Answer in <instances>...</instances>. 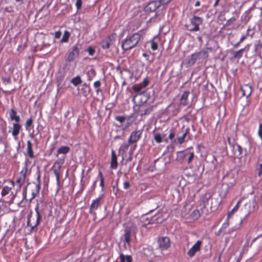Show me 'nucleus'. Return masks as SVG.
<instances>
[{"instance_id":"obj_1","label":"nucleus","mask_w":262,"mask_h":262,"mask_svg":"<svg viewBox=\"0 0 262 262\" xmlns=\"http://www.w3.org/2000/svg\"><path fill=\"white\" fill-rule=\"evenodd\" d=\"M147 85V78H145L142 83L135 84L133 86V90L135 92L138 93L134 97V100L139 105V112L141 115H145L147 111V94L145 91H141L143 88Z\"/></svg>"},{"instance_id":"obj_2","label":"nucleus","mask_w":262,"mask_h":262,"mask_svg":"<svg viewBox=\"0 0 262 262\" xmlns=\"http://www.w3.org/2000/svg\"><path fill=\"white\" fill-rule=\"evenodd\" d=\"M10 186H4L2 189L1 195L5 202L9 205L13 203V201L16 196V192L14 193L11 191L13 187L15 186V182L12 180H9Z\"/></svg>"},{"instance_id":"obj_3","label":"nucleus","mask_w":262,"mask_h":262,"mask_svg":"<svg viewBox=\"0 0 262 262\" xmlns=\"http://www.w3.org/2000/svg\"><path fill=\"white\" fill-rule=\"evenodd\" d=\"M140 38V34L138 33H135L132 36L127 37L122 41V49L124 51H127L134 48L137 45Z\"/></svg>"},{"instance_id":"obj_4","label":"nucleus","mask_w":262,"mask_h":262,"mask_svg":"<svg viewBox=\"0 0 262 262\" xmlns=\"http://www.w3.org/2000/svg\"><path fill=\"white\" fill-rule=\"evenodd\" d=\"M203 21L202 17L194 15L190 19V24L185 25V27L186 30L191 32L199 31L200 29V26L203 23Z\"/></svg>"},{"instance_id":"obj_5","label":"nucleus","mask_w":262,"mask_h":262,"mask_svg":"<svg viewBox=\"0 0 262 262\" xmlns=\"http://www.w3.org/2000/svg\"><path fill=\"white\" fill-rule=\"evenodd\" d=\"M35 210L36 212V217H33L32 212H30L28 215L27 225L30 227L32 230L39 225V220L40 219V215L39 212V207L38 205L36 206Z\"/></svg>"},{"instance_id":"obj_6","label":"nucleus","mask_w":262,"mask_h":262,"mask_svg":"<svg viewBox=\"0 0 262 262\" xmlns=\"http://www.w3.org/2000/svg\"><path fill=\"white\" fill-rule=\"evenodd\" d=\"M64 157L56 160L52 167L54 174L56 176V181L58 185L60 183V169L64 162Z\"/></svg>"},{"instance_id":"obj_7","label":"nucleus","mask_w":262,"mask_h":262,"mask_svg":"<svg viewBox=\"0 0 262 262\" xmlns=\"http://www.w3.org/2000/svg\"><path fill=\"white\" fill-rule=\"evenodd\" d=\"M37 183H33L31 184V193L32 196L30 199V201H31L33 199H34L39 192L40 188V174L39 172L38 173L37 178Z\"/></svg>"},{"instance_id":"obj_8","label":"nucleus","mask_w":262,"mask_h":262,"mask_svg":"<svg viewBox=\"0 0 262 262\" xmlns=\"http://www.w3.org/2000/svg\"><path fill=\"white\" fill-rule=\"evenodd\" d=\"M158 248L162 251L166 250L170 246V241L168 237H160L157 241Z\"/></svg>"},{"instance_id":"obj_9","label":"nucleus","mask_w":262,"mask_h":262,"mask_svg":"<svg viewBox=\"0 0 262 262\" xmlns=\"http://www.w3.org/2000/svg\"><path fill=\"white\" fill-rule=\"evenodd\" d=\"M202 245L203 241L202 240L197 241L188 251L187 253V255L190 258L193 257L196 252H199L201 250Z\"/></svg>"},{"instance_id":"obj_10","label":"nucleus","mask_w":262,"mask_h":262,"mask_svg":"<svg viewBox=\"0 0 262 262\" xmlns=\"http://www.w3.org/2000/svg\"><path fill=\"white\" fill-rule=\"evenodd\" d=\"M116 37V33H112L106 39L101 41V47L103 49H108L112 45H113L115 41Z\"/></svg>"},{"instance_id":"obj_11","label":"nucleus","mask_w":262,"mask_h":262,"mask_svg":"<svg viewBox=\"0 0 262 262\" xmlns=\"http://www.w3.org/2000/svg\"><path fill=\"white\" fill-rule=\"evenodd\" d=\"M204 209V206L203 205H199L191 213L190 215V218L193 221L197 220L203 214Z\"/></svg>"},{"instance_id":"obj_12","label":"nucleus","mask_w":262,"mask_h":262,"mask_svg":"<svg viewBox=\"0 0 262 262\" xmlns=\"http://www.w3.org/2000/svg\"><path fill=\"white\" fill-rule=\"evenodd\" d=\"M79 54V49L78 45H76L72 48L71 52H70L67 58V60L69 61H73L76 57H77Z\"/></svg>"},{"instance_id":"obj_13","label":"nucleus","mask_w":262,"mask_h":262,"mask_svg":"<svg viewBox=\"0 0 262 262\" xmlns=\"http://www.w3.org/2000/svg\"><path fill=\"white\" fill-rule=\"evenodd\" d=\"M27 169L25 170H22L20 172V176L18 177L16 180V184L18 186V189H20L23 184L25 183L26 177Z\"/></svg>"},{"instance_id":"obj_14","label":"nucleus","mask_w":262,"mask_h":262,"mask_svg":"<svg viewBox=\"0 0 262 262\" xmlns=\"http://www.w3.org/2000/svg\"><path fill=\"white\" fill-rule=\"evenodd\" d=\"M241 90L242 92L243 96H246L247 98L249 97L253 92L252 86L249 84H244L242 86Z\"/></svg>"},{"instance_id":"obj_15","label":"nucleus","mask_w":262,"mask_h":262,"mask_svg":"<svg viewBox=\"0 0 262 262\" xmlns=\"http://www.w3.org/2000/svg\"><path fill=\"white\" fill-rule=\"evenodd\" d=\"M141 135V130H136L134 132H133L128 140L129 144H133L138 141V140L139 139L140 136Z\"/></svg>"},{"instance_id":"obj_16","label":"nucleus","mask_w":262,"mask_h":262,"mask_svg":"<svg viewBox=\"0 0 262 262\" xmlns=\"http://www.w3.org/2000/svg\"><path fill=\"white\" fill-rule=\"evenodd\" d=\"M103 195H101L95 200L93 201V203L90 206V212L93 213V211L96 210L100 205V201L102 200Z\"/></svg>"},{"instance_id":"obj_17","label":"nucleus","mask_w":262,"mask_h":262,"mask_svg":"<svg viewBox=\"0 0 262 262\" xmlns=\"http://www.w3.org/2000/svg\"><path fill=\"white\" fill-rule=\"evenodd\" d=\"M21 129V126L19 123V122H15L13 124V129L12 132V135L15 139H16L17 136L19 134Z\"/></svg>"},{"instance_id":"obj_18","label":"nucleus","mask_w":262,"mask_h":262,"mask_svg":"<svg viewBox=\"0 0 262 262\" xmlns=\"http://www.w3.org/2000/svg\"><path fill=\"white\" fill-rule=\"evenodd\" d=\"M161 6L159 0L154 1L148 3V10L150 12L155 11Z\"/></svg>"},{"instance_id":"obj_19","label":"nucleus","mask_w":262,"mask_h":262,"mask_svg":"<svg viewBox=\"0 0 262 262\" xmlns=\"http://www.w3.org/2000/svg\"><path fill=\"white\" fill-rule=\"evenodd\" d=\"M118 166L117 157L114 150L111 151V167L112 169H116Z\"/></svg>"},{"instance_id":"obj_20","label":"nucleus","mask_w":262,"mask_h":262,"mask_svg":"<svg viewBox=\"0 0 262 262\" xmlns=\"http://www.w3.org/2000/svg\"><path fill=\"white\" fill-rule=\"evenodd\" d=\"M9 115L11 121H15V122L20 121V117L17 115L16 111L14 108L11 109Z\"/></svg>"},{"instance_id":"obj_21","label":"nucleus","mask_w":262,"mask_h":262,"mask_svg":"<svg viewBox=\"0 0 262 262\" xmlns=\"http://www.w3.org/2000/svg\"><path fill=\"white\" fill-rule=\"evenodd\" d=\"M27 152L28 156L30 158H34V152L33 151V148H32V144L30 141H27Z\"/></svg>"},{"instance_id":"obj_22","label":"nucleus","mask_w":262,"mask_h":262,"mask_svg":"<svg viewBox=\"0 0 262 262\" xmlns=\"http://www.w3.org/2000/svg\"><path fill=\"white\" fill-rule=\"evenodd\" d=\"M210 196H211L209 193H205L202 196L201 201L199 205H203L204 206V209H205Z\"/></svg>"},{"instance_id":"obj_23","label":"nucleus","mask_w":262,"mask_h":262,"mask_svg":"<svg viewBox=\"0 0 262 262\" xmlns=\"http://www.w3.org/2000/svg\"><path fill=\"white\" fill-rule=\"evenodd\" d=\"M201 58L199 52H195L191 54L190 57L188 60V63L191 64H193L196 61Z\"/></svg>"},{"instance_id":"obj_24","label":"nucleus","mask_w":262,"mask_h":262,"mask_svg":"<svg viewBox=\"0 0 262 262\" xmlns=\"http://www.w3.org/2000/svg\"><path fill=\"white\" fill-rule=\"evenodd\" d=\"M124 231V241L126 243L129 244L130 241L131 229L129 227H127L125 229Z\"/></svg>"},{"instance_id":"obj_25","label":"nucleus","mask_w":262,"mask_h":262,"mask_svg":"<svg viewBox=\"0 0 262 262\" xmlns=\"http://www.w3.org/2000/svg\"><path fill=\"white\" fill-rule=\"evenodd\" d=\"M211 48H206L204 50L199 51V53L201 57L205 59L208 57V53L211 52Z\"/></svg>"},{"instance_id":"obj_26","label":"nucleus","mask_w":262,"mask_h":262,"mask_svg":"<svg viewBox=\"0 0 262 262\" xmlns=\"http://www.w3.org/2000/svg\"><path fill=\"white\" fill-rule=\"evenodd\" d=\"M189 95V92L188 91H185L182 95L181 96V98L180 99L181 104L185 106L187 104V99L188 96Z\"/></svg>"},{"instance_id":"obj_27","label":"nucleus","mask_w":262,"mask_h":262,"mask_svg":"<svg viewBox=\"0 0 262 262\" xmlns=\"http://www.w3.org/2000/svg\"><path fill=\"white\" fill-rule=\"evenodd\" d=\"M70 33L68 31H65L64 32L63 35L62 39L60 41V43L68 42L69 41V38L70 37Z\"/></svg>"},{"instance_id":"obj_28","label":"nucleus","mask_w":262,"mask_h":262,"mask_svg":"<svg viewBox=\"0 0 262 262\" xmlns=\"http://www.w3.org/2000/svg\"><path fill=\"white\" fill-rule=\"evenodd\" d=\"M189 129L186 128L185 130V132L183 134L182 136L181 137H178L177 138L178 142L180 144H182L184 142L185 138H186L187 135L189 133Z\"/></svg>"},{"instance_id":"obj_29","label":"nucleus","mask_w":262,"mask_h":262,"mask_svg":"<svg viewBox=\"0 0 262 262\" xmlns=\"http://www.w3.org/2000/svg\"><path fill=\"white\" fill-rule=\"evenodd\" d=\"M242 199H240L238 201V202H237L236 205L233 207V208L231 210V211H230L229 212H228V217H229L231 215H232L235 212H236L239 207V205L242 202Z\"/></svg>"},{"instance_id":"obj_30","label":"nucleus","mask_w":262,"mask_h":262,"mask_svg":"<svg viewBox=\"0 0 262 262\" xmlns=\"http://www.w3.org/2000/svg\"><path fill=\"white\" fill-rule=\"evenodd\" d=\"M245 51V48H243L236 51L233 54V58L235 59H239L242 57L244 52Z\"/></svg>"},{"instance_id":"obj_31","label":"nucleus","mask_w":262,"mask_h":262,"mask_svg":"<svg viewBox=\"0 0 262 262\" xmlns=\"http://www.w3.org/2000/svg\"><path fill=\"white\" fill-rule=\"evenodd\" d=\"M120 258L121 260V262H132V258L131 256L129 255H124L123 254H120Z\"/></svg>"},{"instance_id":"obj_32","label":"nucleus","mask_w":262,"mask_h":262,"mask_svg":"<svg viewBox=\"0 0 262 262\" xmlns=\"http://www.w3.org/2000/svg\"><path fill=\"white\" fill-rule=\"evenodd\" d=\"M70 151V148L68 146H61L58 148L57 154H67Z\"/></svg>"},{"instance_id":"obj_33","label":"nucleus","mask_w":262,"mask_h":262,"mask_svg":"<svg viewBox=\"0 0 262 262\" xmlns=\"http://www.w3.org/2000/svg\"><path fill=\"white\" fill-rule=\"evenodd\" d=\"M129 147V145L128 143H123L121 146H120L119 148V151L122 152V155L123 156L124 154H125L127 150Z\"/></svg>"},{"instance_id":"obj_34","label":"nucleus","mask_w":262,"mask_h":262,"mask_svg":"<svg viewBox=\"0 0 262 262\" xmlns=\"http://www.w3.org/2000/svg\"><path fill=\"white\" fill-rule=\"evenodd\" d=\"M71 82L74 85L77 86L82 82V80L79 76H77L72 79Z\"/></svg>"},{"instance_id":"obj_35","label":"nucleus","mask_w":262,"mask_h":262,"mask_svg":"<svg viewBox=\"0 0 262 262\" xmlns=\"http://www.w3.org/2000/svg\"><path fill=\"white\" fill-rule=\"evenodd\" d=\"M158 39V37H155L154 39L151 40V48L153 51L158 49V45L156 40Z\"/></svg>"},{"instance_id":"obj_36","label":"nucleus","mask_w":262,"mask_h":262,"mask_svg":"<svg viewBox=\"0 0 262 262\" xmlns=\"http://www.w3.org/2000/svg\"><path fill=\"white\" fill-rule=\"evenodd\" d=\"M32 124H33V119L31 117V118H29L26 121V125H25L26 130L29 131L31 129V127L32 125Z\"/></svg>"},{"instance_id":"obj_37","label":"nucleus","mask_w":262,"mask_h":262,"mask_svg":"<svg viewBox=\"0 0 262 262\" xmlns=\"http://www.w3.org/2000/svg\"><path fill=\"white\" fill-rule=\"evenodd\" d=\"M186 154H188V156H187V157L188 158L187 162L188 164H189L191 162L192 160L194 158V154L193 152H186Z\"/></svg>"},{"instance_id":"obj_38","label":"nucleus","mask_w":262,"mask_h":262,"mask_svg":"<svg viewBox=\"0 0 262 262\" xmlns=\"http://www.w3.org/2000/svg\"><path fill=\"white\" fill-rule=\"evenodd\" d=\"M250 31V28H248L247 30L246 33L242 35V36L240 38L241 42H243L247 38L248 36L249 35Z\"/></svg>"},{"instance_id":"obj_39","label":"nucleus","mask_w":262,"mask_h":262,"mask_svg":"<svg viewBox=\"0 0 262 262\" xmlns=\"http://www.w3.org/2000/svg\"><path fill=\"white\" fill-rule=\"evenodd\" d=\"M256 171L257 172V176L260 177L262 176V164H259L256 167Z\"/></svg>"},{"instance_id":"obj_40","label":"nucleus","mask_w":262,"mask_h":262,"mask_svg":"<svg viewBox=\"0 0 262 262\" xmlns=\"http://www.w3.org/2000/svg\"><path fill=\"white\" fill-rule=\"evenodd\" d=\"M235 21V18L234 17H232L229 19H228L225 25H224V27H227L229 26H230L231 24H233Z\"/></svg>"},{"instance_id":"obj_41","label":"nucleus","mask_w":262,"mask_h":262,"mask_svg":"<svg viewBox=\"0 0 262 262\" xmlns=\"http://www.w3.org/2000/svg\"><path fill=\"white\" fill-rule=\"evenodd\" d=\"M188 154H186V152H184L183 151H180L178 154V157L181 160L184 159L185 157H187Z\"/></svg>"},{"instance_id":"obj_42","label":"nucleus","mask_w":262,"mask_h":262,"mask_svg":"<svg viewBox=\"0 0 262 262\" xmlns=\"http://www.w3.org/2000/svg\"><path fill=\"white\" fill-rule=\"evenodd\" d=\"M99 177H100V185L102 188H103L104 187V178L102 173L101 171H99Z\"/></svg>"},{"instance_id":"obj_43","label":"nucleus","mask_w":262,"mask_h":262,"mask_svg":"<svg viewBox=\"0 0 262 262\" xmlns=\"http://www.w3.org/2000/svg\"><path fill=\"white\" fill-rule=\"evenodd\" d=\"M88 75H89L88 80L91 81L92 77L95 75V72L94 70H91L88 72Z\"/></svg>"},{"instance_id":"obj_44","label":"nucleus","mask_w":262,"mask_h":262,"mask_svg":"<svg viewBox=\"0 0 262 262\" xmlns=\"http://www.w3.org/2000/svg\"><path fill=\"white\" fill-rule=\"evenodd\" d=\"M100 85L101 82L99 80L96 81V82H94V86L95 87V88L97 89L96 92L97 93L100 91L99 89Z\"/></svg>"},{"instance_id":"obj_45","label":"nucleus","mask_w":262,"mask_h":262,"mask_svg":"<svg viewBox=\"0 0 262 262\" xmlns=\"http://www.w3.org/2000/svg\"><path fill=\"white\" fill-rule=\"evenodd\" d=\"M2 80L5 84H9L11 83V78L10 77H3Z\"/></svg>"},{"instance_id":"obj_46","label":"nucleus","mask_w":262,"mask_h":262,"mask_svg":"<svg viewBox=\"0 0 262 262\" xmlns=\"http://www.w3.org/2000/svg\"><path fill=\"white\" fill-rule=\"evenodd\" d=\"M172 0H159L161 6H166Z\"/></svg>"},{"instance_id":"obj_47","label":"nucleus","mask_w":262,"mask_h":262,"mask_svg":"<svg viewBox=\"0 0 262 262\" xmlns=\"http://www.w3.org/2000/svg\"><path fill=\"white\" fill-rule=\"evenodd\" d=\"M147 220V217L146 216V214H143L142 215L140 219V222L143 223V224L142 225L143 227H146V224L144 223V221Z\"/></svg>"},{"instance_id":"obj_48","label":"nucleus","mask_w":262,"mask_h":262,"mask_svg":"<svg viewBox=\"0 0 262 262\" xmlns=\"http://www.w3.org/2000/svg\"><path fill=\"white\" fill-rule=\"evenodd\" d=\"M115 119L118 121L122 123L125 121V118L123 116H117L115 117Z\"/></svg>"},{"instance_id":"obj_49","label":"nucleus","mask_w":262,"mask_h":262,"mask_svg":"<svg viewBox=\"0 0 262 262\" xmlns=\"http://www.w3.org/2000/svg\"><path fill=\"white\" fill-rule=\"evenodd\" d=\"M86 50L90 55H93L95 52V50L93 48H92V47H89Z\"/></svg>"},{"instance_id":"obj_50","label":"nucleus","mask_w":262,"mask_h":262,"mask_svg":"<svg viewBox=\"0 0 262 262\" xmlns=\"http://www.w3.org/2000/svg\"><path fill=\"white\" fill-rule=\"evenodd\" d=\"M155 140L158 143H160L162 142V138L160 134H157L155 136Z\"/></svg>"},{"instance_id":"obj_51","label":"nucleus","mask_w":262,"mask_h":262,"mask_svg":"<svg viewBox=\"0 0 262 262\" xmlns=\"http://www.w3.org/2000/svg\"><path fill=\"white\" fill-rule=\"evenodd\" d=\"M82 1L81 0H76V6L78 10L80 9L82 6Z\"/></svg>"},{"instance_id":"obj_52","label":"nucleus","mask_w":262,"mask_h":262,"mask_svg":"<svg viewBox=\"0 0 262 262\" xmlns=\"http://www.w3.org/2000/svg\"><path fill=\"white\" fill-rule=\"evenodd\" d=\"M61 32L60 31H56L54 34L55 38H56L57 39L59 38L61 36Z\"/></svg>"},{"instance_id":"obj_53","label":"nucleus","mask_w":262,"mask_h":262,"mask_svg":"<svg viewBox=\"0 0 262 262\" xmlns=\"http://www.w3.org/2000/svg\"><path fill=\"white\" fill-rule=\"evenodd\" d=\"M174 132L172 129H171L170 130V134L168 136V138L169 139L171 140L174 138Z\"/></svg>"},{"instance_id":"obj_54","label":"nucleus","mask_w":262,"mask_h":262,"mask_svg":"<svg viewBox=\"0 0 262 262\" xmlns=\"http://www.w3.org/2000/svg\"><path fill=\"white\" fill-rule=\"evenodd\" d=\"M123 186L125 189H127L129 188L130 184L127 181L124 182L123 183Z\"/></svg>"},{"instance_id":"obj_55","label":"nucleus","mask_w":262,"mask_h":262,"mask_svg":"<svg viewBox=\"0 0 262 262\" xmlns=\"http://www.w3.org/2000/svg\"><path fill=\"white\" fill-rule=\"evenodd\" d=\"M242 42H241V40H239V41L238 42H237L236 44H235V45H234V48H237V47H238L239 46V45H240Z\"/></svg>"},{"instance_id":"obj_56","label":"nucleus","mask_w":262,"mask_h":262,"mask_svg":"<svg viewBox=\"0 0 262 262\" xmlns=\"http://www.w3.org/2000/svg\"><path fill=\"white\" fill-rule=\"evenodd\" d=\"M200 5H201V3H200V1H196V2H195L194 6H195V7H199V6H200Z\"/></svg>"},{"instance_id":"obj_57","label":"nucleus","mask_w":262,"mask_h":262,"mask_svg":"<svg viewBox=\"0 0 262 262\" xmlns=\"http://www.w3.org/2000/svg\"><path fill=\"white\" fill-rule=\"evenodd\" d=\"M219 1L220 0H216L214 5H213V7H216L218 5H219Z\"/></svg>"},{"instance_id":"obj_58","label":"nucleus","mask_w":262,"mask_h":262,"mask_svg":"<svg viewBox=\"0 0 262 262\" xmlns=\"http://www.w3.org/2000/svg\"><path fill=\"white\" fill-rule=\"evenodd\" d=\"M249 47L250 45H247V46H246L244 48H245V50H248Z\"/></svg>"},{"instance_id":"obj_59","label":"nucleus","mask_w":262,"mask_h":262,"mask_svg":"<svg viewBox=\"0 0 262 262\" xmlns=\"http://www.w3.org/2000/svg\"><path fill=\"white\" fill-rule=\"evenodd\" d=\"M235 181L234 180H233V182L231 183V186H233L235 184Z\"/></svg>"},{"instance_id":"obj_60","label":"nucleus","mask_w":262,"mask_h":262,"mask_svg":"<svg viewBox=\"0 0 262 262\" xmlns=\"http://www.w3.org/2000/svg\"><path fill=\"white\" fill-rule=\"evenodd\" d=\"M240 260H241V258H238L236 259L235 262H239Z\"/></svg>"},{"instance_id":"obj_61","label":"nucleus","mask_w":262,"mask_h":262,"mask_svg":"<svg viewBox=\"0 0 262 262\" xmlns=\"http://www.w3.org/2000/svg\"><path fill=\"white\" fill-rule=\"evenodd\" d=\"M143 56H144V57H146V56H147V55L146 53H144L143 54Z\"/></svg>"},{"instance_id":"obj_62","label":"nucleus","mask_w":262,"mask_h":262,"mask_svg":"<svg viewBox=\"0 0 262 262\" xmlns=\"http://www.w3.org/2000/svg\"><path fill=\"white\" fill-rule=\"evenodd\" d=\"M151 20H152V18H150V19L148 20V22L151 21Z\"/></svg>"},{"instance_id":"obj_63","label":"nucleus","mask_w":262,"mask_h":262,"mask_svg":"<svg viewBox=\"0 0 262 262\" xmlns=\"http://www.w3.org/2000/svg\"><path fill=\"white\" fill-rule=\"evenodd\" d=\"M226 225H227V226L229 225L228 222L227 224H226Z\"/></svg>"},{"instance_id":"obj_64","label":"nucleus","mask_w":262,"mask_h":262,"mask_svg":"<svg viewBox=\"0 0 262 262\" xmlns=\"http://www.w3.org/2000/svg\"><path fill=\"white\" fill-rule=\"evenodd\" d=\"M226 225H227V226L229 225L228 222L227 224H226Z\"/></svg>"}]
</instances>
